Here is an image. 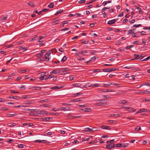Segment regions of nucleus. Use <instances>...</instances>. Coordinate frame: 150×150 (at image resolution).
<instances>
[{"instance_id": "obj_1", "label": "nucleus", "mask_w": 150, "mask_h": 150, "mask_svg": "<svg viewBox=\"0 0 150 150\" xmlns=\"http://www.w3.org/2000/svg\"><path fill=\"white\" fill-rule=\"evenodd\" d=\"M107 104L105 100H97L96 103L94 104L95 105L97 106L101 105H104Z\"/></svg>"}, {"instance_id": "obj_2", "label": "nucleus", "mask_w": 150, "mask_h": 150, "mask_svg": "<svg viewBox=\"0 0 150 150\" xmlns=\"http://www.w3.org/2000/svg\"><path fill=\"white\" fill-rule=\"evenodd\" d=\"M50 52L47 53L44 56L45 59V61L48 62L50 60V58L49 56L50 55Z\"/></svg>"}, {"instance_id": "obj_3", "label": "nucleus", "mask_w": 150, "mask_h": 150, "mask_svg": "<svg viewBox=\"0 0 150 150\" xmlns=\"http://www.w3.org/2000/svg\"><path fill=\"white\" fill-rule=\"evenodd\" d=\"M115 147L114 144H110L107 145L106 146V148L108 149H111L112 148H114Z\"/></svg>"}, {"instance_id": "obj_4", "label": "nucleus", "mask_w": 150, "mask_h": 150, "mask_svg": "<svg viewBox=\"0 0 150 150\" xmlns=\"http://www.w3.org/2000/svg\"><path fill=\"white\" fill-rule=\"evenodd\" d=\"M42 120L44 121H50L52 120V118L50 117H45L42 118Z\"/></svg>"}, {"instance_id": "obj_5", "label": "nucleus", "mask_w": 150, "mask_h": 150, "mask_svg": "<svg viewBox=\"0 0 150 150\" xmlns=\"http://www.w3.org/2000/svg\"><path fill=\"white\" fill-rule=\"evenodd\" d=\"M82 98H79L77 99H74L71 100H70V102H78L79 101H82Z\"/></svg>"}, {"instance_id": "obj_6", "label": "nucleus", "mask_w": 150, "mask_h": 150, "mask_svg": "<svg viewBox=\"0 0 150 150\" xmlns=\"http://www.w3.org/2000/svg\"><path fill=\"white\" fill-rule=\"evenodd\" d=\"M63 87V86H56L54 87L51 88H50L53 90H55L56 89H59L62 88Z\"/></svg>"}, {"instance_id": "obj_7", "label": "nucleus", "mask_w": 150, "mask_h": 150, "mask_svg": "<svg viewBox=\"0 0 150 150\" xmlns=\"http://www.w3.org/2000/svg\"><path fill=\"white\" fill-rule=\"evenodd\" d=\"M116 21V20L115 19H114L110 21H109L108 23H107L109 25H112V24L115 23V22Z\"/></svg>"}, {"instance_id": "obj_8", "label": "nucleus", "mask_w": 150, "mask_h": 150, "mask_svg": "<svg viewBox=\"0 0 150 150\" xmlns=\"http://www.w3.org/2000/svg\"><path fill=\"white\" fill-rule=\"evenodd\" d=\"M101 128L103 129L110 130V127L108 126H106L104 125H102L100 127Z\"/></svg>"}, {"instance_id": "obj_9", "label": "nucleus", "mask_w": 150, "mask_h": 150, "mask_svg": "<svg viewBox=\"0 0 150 150\" xmlns=\"http://www.w3.org/2000/svg\"><path fill=\"white\" fill-rule=\"evenodd\" d=\"M60 108L63 111L69 110L70 109V108L69 107H61Z\"/></svg>"}, {"instance_id": "obj_10", "label": "nucleus", "mask_w": 150, "mask_h": 150, "mask_svg": "<svg viewBox=\"0 0 150 150\" xmlns=\"http://www.w3.org/2000/svg\"><path fill=\"white\" fill-rule=\"evenodd\" d=\"M92 129H91L89 127H87L84 128V129L83 130V131L86 132H91V130Z\"/></svg>"}, {"instance_id": "obj_11", "label": "nucleus", "mask_w": 150, "mask_h": 150, "mask_svg": "<svg viewBox=\"0 0 150 150\" xmlns=\"http://www.w3.org/2000/svg\"><path fill=\"white\" fill-rule=\"evenodd\" d=\"M70 21V20H67L62 22L61 24L62 26H64L65 24L68 23Z\"/></svg>"}, {"instance_id": "obj_12", "label": "nucleus", "mask_w": 150, "mask_h": 150, "mask_svg": "<svg viewBox=\"0 0 150 150\" xmlns=\"http://www.w3.org/2000/svg\"><path fill=\"white\" fill-rule=\"evenodd\" d=\"M99 84H91L90 85H89L88 87H99Z\"/></svg>"}, {"instance_id": "obj_13", "label": "nucleus", "mask_w": 150, "mask_h": 150, "mask_svg": "<svg viewBox=\"0 0 150 150\" xmlns=\"http://www.w3.org/2000/svg\"><path fill=\"white\" fill-rule=\"evenodd\" d=\"M62 71L64 72H66L67 71H70L71 69L68 68H63L61 69Z\"/></svg>"}, {"instance_id": "obj_14", "label": "nucleus", "mask_w": 150, "mask_h": 150, "mask_svg": "<svg viewBox=\"0 0 150 150\" xmlns=\"http://www.w3.org/2000/svg\"><path fill=\"white\" fill-rule=\"evenodd\" d=\"M8 98H13L14 99H16L17 100H19L20 99V98L18 97V96H14L13 97L9 96L8 97Z\"/></svg>"}, {"instance_id": "obj_15", "label": "nucleus", "mask_w": 150, "mask_h": 150, "mask_svg": "<svg viewBox=\"0 0 150 150\" xmlns=\"http://www.w3.org/2000/svg\"><path fill=\"white\" fill-rule=\"evenodd\" d=\"M140 111L142 112H150V111L148 109H142L140 110Z\"/></svg>"}, {"instance_id": "obj_16", "label": "nucleus", "mask_w": 150, "mask_h": 150, "mask_svg": "<svg viewBox=\"0 0 150 150\" xmlns=\"http://www.w3.org/2000/svg\"><path fill=\"white\" fill-rule=\"evenodd\" d=\"M28 5L33 7L35 6L34 3L32 2H30L28 3Z\"/></svg>"}, {"instance_id": "obj_17", "label": "nucleus", "mask_w": 150, "mask_h": 150, "mask_svg": "<svg viewBox=\"0 0 150 150\" xmlns=\"http://www.w3.org/2000/svg\"><path fill=\"white\" fill-rule=\"evenodd\" d=\"M134 29L129 30L128 31L127 35H129L131 34H133L134 33Z\"/></svg>"}, {"instance_id": "obj_18", "label": "nucleus", "mask_w": 150, "mask_h": 150, "mask_svg": "<svg viewBox=\"0 0 150 150\" xmlns=\"http://www.w3.org/2000/svg\"><path fill=\"white\" fill-rule=\"evenodd\" d=\"M63 11V10L60 9L59 10L57 11L55 14V16H57L59 14L62 13Z\"/></svg>"}, {"instance_id": "obj_19", "label": "nucleus", "mask_w": 150, "mask_h": 150, "mask_svg": "<svg viewBox=\"0 0 150 150\" xmlns=\"http://www.w3.org/2000/svg\"><path fill=\"white\" fill-rule=\"evenodd\" d=\"M87 52L86 51H81V52H79L78 53L76 54V55L77 56H79L81 54H82L83 53H86Z\"/></svg>"}, {"instance_id": "obj_20", "label": "nucleus", "mask_w": 150, "mask_h": 150, "mask_svg": "<svg viewBox=\"0 0 150 150\" xmlns=\"http://www.w3.org/2000/svg\"><path fill=\"white\" fill-rule=\"evenodd\" d=\"M114 91L111 89H105L103 90L102 92H113Z\"/></svg>"}, {"instance_id": "obj_21", "label": "nucleus", "mask_w": 150, "mask_h": 150, "mask_svg": "<svg viewBox=\"0 0 150 150\" xmlns=\"http://www.w3.org/2000/svg\"><path fill=\"white\" fill-rule=\"evenodd\" d=\"M129 146L128 144H122V147L127 148Z\"/></svg>"}, {"instance_id": "obj_22", "label": "nucleus", "mask_w": 150, "mask_h": 150, "mask_svg": "<svg viewBox=\"0 0 150 150\" xmlns=\"http://www.w3.org/2000/svg\"><path fill=\"white\" fill-rule=\"evenodd\" d=\"M39 114H47V111H45V110H41L39 112Z\"/></svg>"}, {"instance_id": "obj_23", "label": "nucleus", "mask_w": 150, "mask_h": 150, "mask_svg": "<svg viewBox=\"0 0 150 150\" xmlns=\"http://www.w3.org/2000/svg\"><path fill=\"white\" fill-rule=\"evenodd\" d=\"M16 115H17V114L16 113L13 114H7L6 116L7 117H13L14 116H16Z\"/></svg>"}, {"instance_id": "obj_24", "label": "nucleus", "mask_w": 150, "mask_h": 150, "mask_svg": "<svg viewBox=\"0 0 150 150\" xmlns=\"http://www.w3.org/2000/svg\"><path fill=\"white\" fill-rule=\"evenodd\" d=\"M54 6V4L53 3H51L49 5H48V6L50 8H53Z\"/></svg>"}, {"instance_id": "obj_25", "label": "nucleus", "mask_w": 150, "mask_h": 150, "mask_svg": "<svg viewBox=\"0 0 150 150\" xmlns=\"http://www.w3.org/2000/svg\"><path fill=\"white\" fill-rule=\"evenodd\" d=\"M134 56L135 57V58L134 59H132V60H133L135 59H139V54H135Z\"/></svg>"}, {"instance_id": "obj_26", "label": "nucleus", "mask_w": 150, "mask_h": 150, "mask_svg": "<svg viewBox=\"0 0 150 150\" xmlns=\"http://www.w3.org/2000/svg\"><path fill=\"white\" fill-rule=\"evenodd\" d=\"M67 58L66 56H64L62 59H61V61L62 62H64L67 60Z\"/></svg>"}, {"instance_id": "obj_27", "label": "nucleus", "mask_w": 150, "mask_h": 150, "mask_svg": "<svg viewBox=\"0 0 150 150\" xmlns=\"http://www.w3.org/2000/svg\"><path fill=\"white\" fill-rule=\"evenodd\" d=\"M18 88L21 89V90H25V87L23 85H21V86H19Z\"/></svg>"}, {"instance_id": "obj_28", "label": "nucleus", "mask_w": 150, "mask_h": 150, "mask_svg": "<svg viewBox=\"0 0 150 150\" xmlns=\"http://www.w3.org/2000/svg\"><path fill=\"white\" fill-rule=\"evenodd\" d=\"M58 73H59V71L57 72V70H54L53 71H51L50 72V73L51 74H57Z\"/></svg>"}, {"instance_id": "obj_29", "label": "nucleus", "mask_w": 150, "mask_h": 150, "mask_svg": "<svg viewBox=\"0 0 150 150\" xmlns=\"http://www.w3.org/2000/svg\"><path fill=\"white\" fill-rule=\"evenodd\" d=\"M45 140H36L34 142L35 143H42L43 141H45Z\"/></svg>"}, {"instance_id": "obj_30", "label": "nucleus", "mask_w": 150, "mask_h": 150, "mask_svg": "<svg viewBox=\"0 0 150 150\" xmlns=\"http://www.w3.org/2000/svg\"><path fill=\"white\" fill-rule=\"evenodd\" d=\"M103 71L104 72H110V69H103Z\"/></svg>"}, {"instance_id": "obj_31", "label": "nucleus", "mask_w": 150, "mask_h": 150, "mask_svg": "<svg viewBox=\"0 0 150 150\" xmlns=\"http://www.w3.org/2000/svg\"><path fill=\"white\" fill-rule=\"evenodd\" d=\"M115 147H122V144H114Z\"/></svg>"}, {"instance_id": "obj_32", "label": "nucleus", "mask_w": 150, "mask_h": 150, "mask_svg": "<svg viewBox=\"0 0 150 150\" xmlns=\"http://www.w3.org/2000/svg\"><path fill=\"white\" fill-rule=\"evenodd\" d=\"M43 55V54L42 53H38L35 55L36 57H41Z\"/></svg>"}, {"instance_id": "obj_33", "label": "nucleus", "mask_w": 150, "mask_h": 150, "mask_svg": "<svg viewBox=\"0 0 150 150\" xmlns=\"http://www.w3.org/2000/svg\"><path fill=\"white\" fill-rule=\"evenodd\" d=\"M129 110L128 111L129 112H134L136 111V110L134 108H131L129 109Z\"/></svg>"}, {"instance_id": "obj_34", "label": "nucleus", "mask_w": 150, "mask_h": 150, "mask_svg": "<svg viewBox=\"0 0 150 150\" xmlns=\"http://www.w3.org/2000/svg\"><path fill=\"white\" fill-rule=\"evenodd\" d=\"M51 106V105L47 104H44L42 105H40L41 106H43L44 107H49L50 106Z\"/></svg>"}, {"instance_id": "obj_35", "label": "nucleus", "mask_w": 150, "mask_h": 150, "mask_svg": "<svg viewBox=\"0 0 150 150\" xmlns=\"http://www.w3.org/2000/svg\"><path fill=\"white\" fill-rule=\"evenodd\" d=\"M25 146L23 144H21L18 145V147L19 148H24V146Z\"/></svg>"}, {"instance_id": "obj_36", "label": "nucleus", "mask_w": 150, "mask_h": 150, "mask_svg": "<svg viewBox=\"0 0 150 150\" xmlns=\"http://www.w3.org/2000/svg\"><path fill=\"white\" fill-rule=\"evenodd\" d=\"M30 98V96H27V95L23 96L22 97V98H24V99L28 98Z\"/></svg>"}, {"instance_id": "obj_37", "label": "nucleus", "mask_w": 150, "mask_h": 150, "mask_svg": "<svg viewBox=\"0 0 150 150\" xmlns=\"http://www.w3.org/2000/svg\"><path fill=\"white\" fill-rule=\"evenodd\" d=\"M81 43L82 44H87L88 43V41H83L82 40H81Z\"/></svg>"}, {"instance_id": "obj_38", "label": "nucleus", "mask_w": 150, "mask_h": 150, "mask_svg": "<svg viewBox=\"0 0 150 150\" xmlns=\"http://www.w3.org/2000/svg\"><path fill=\"white\" fill-rule=\"evenodd\" d=\"M91 110V109L90 108H85V111L88 112H90Z\"/></svg>"}, {"instance_id": "obj_39", "label": "nucleus", "mask_w": 150, "mask_h": 150, "mask_svg": "<svg viewBox=\"0 0 150 150\" xmlns=\"http://www.w3.org/2000/svg\"><path fill=\"white\" fill-rule=\"evenodd\" d=\"M133 47V45H129L126 46L125 47V49L126 50H128L130 49V48H132Z\"/></svg>"}, {"instance_id": "obj_40", "label": "nucleus", "mask_w": 150, "mask_h": 150, "mask_svg": "<svg viewBox=\"0 0 150 150\" xmlns=\"http://www.w3.org/2000/svg\"><path fill=\"white\" fill-rule=\"evenodd\" d=\"M50 9L49 8H44L42 10V12H46L50 11Z\"/></svg>"}, {"instance_id": "obj_41", "label": "nucleus", "mask_w": 150, "mask_h": 150, "mask_svg": "<svg viewBox=\"0 0 150 150\" xmlns=\"http://www.w3.org/2000/svg\"><path fill=\"white\" fill-rule=\"evenodd\" d=\"M144 56H145V55H144V54H141L139 56V59L140 60L144 58Z\"/></svg>"}, {"instance_id": "obj_42", "label": "nucleus", "mask_w": 150, "mask_h": 150, "mask_svg": "<svg viewBox=\"0 0 150 150\" xmlns=\"http://www.w3.org/2000/svg\"><path fill=\"white\" fill-rule=\"evenodd\" d=\"M112 85H113L115 86H116L117 87H120V84L118 83H113Z\"/></svg>"}, {"instance_id": "obj_43", "label": "nucleus", "mask_w": 150, "mask_h": 150, "mask_svg": "<svg viewBox=\"0 0 150 150\" xmlns=\"http://www.w3.org/2000/svg\"><path fill=\"white\" fill-rule=\"evenodd\" d=\"M103 86L105 87H108L109 86H110V85L109 84H107L106 83H103Z\"/></svg>"}, {"instance_id": "obj_44", "label": "nucleus", "mask_w": 150, "mask_h": 150, "mask_svg": "<svg viewBox=\"0 0 150 150\" xmlns=\"http://www.w3.org/2000/svg\"><path fill=\"white\" fill-rule=\"evenodd\" d=\"M135 130H136L137 129H138V130H141V128L139 126H137V127L134 128Z\"/></svg>"}, {"instance_id": "obj_45", "label": "nucleus", "mask_w": 150, "mask_h": 150, "mask_svg": "<svg viewBox=\"0 0 150 150\" xmlns=\"http://www.w3.org/2000/svg\"><path fill=\"white\" fill-rule=\"evenodd\" d=\"M11 93H19L18 92H16V91L13 90H11Z\"/></svg>"}, {"instance_id": "obj_46", "label": "nucleus", "mask_w": 150, "mask_h": 150, "mask_svg": "<svg viewBox=\"0 0 150 150\" xmlns=\"http://www.w3.org/2000/svg\"><path fill=\"white\" fill-rule=\"evenodd\" d=\"M93 71L95 73L100 72V70L99 69H96L94 70Z\"/></svg>"}, {"instance_id": "obj_47", "label": "nucleus", "mask_w": 150, "mask_h": 150, "mask_svg": "<svg viewBox=\"0 0 150 150\" xmlns=\"http://www.w3.org/2000/svg\"><path fill=\"white\" fill-rule=\"evenodd\" d=\"M142 26V25H141L140 24H138V25H133V26L134 27L137 28L139 26Z\"/></svg>"}, {"instance_id": "obj_48", "label": "nucleus", "mask_w": 150, "mask_h": 150, "mask_svg": "<svg viewBox=\"0 0 150 150\" xmlns=\"http://www.w3.org/2000/svg\"><path fill=\"white\" fill-rule=\"evenodd\" d=\"M111 116L112 117H114V116H117V117H120V115L118 114H111Z\"/></svg>"}, {"instance_id": "obj_49", "label": "nucleus", "mask_w": 150, "mask_h": 150, "mask_svg": "<svg viewBox=\"0 0 150 150\" xmlns=\"http://www.w3.org/2000/svg\"><path fill=\"white\" fill-rule=\"evenodd\" d=\"M150 58V56L147 58H146L145 59H144L142 60V61H147L148 60H149Z\"/></svg>"}, {"instance_id": "obj_50", "label": "nucleus", "mask_w": 150, "mask_h": 150, "mask_svg": "<svg viewBox=\"0 0 150 150\" xmlns=\"http://www.w3.org/2000/svg\"><path fill=\"white\" fill-rule=\"evenodd\" d=\"M120 104H125L127 103V102L126 100H121Z\"/></svg>"}, {"instance_id": "obj_51", "label": "nucleus", "mask_w": 150, "mask_h": 150, "mask_svg": "<svg viewBox=\"0 0 150 150\" xmlns=\"http://www.w3.org/2000/svg\"><path fill=\"white\" fill-rule=\"evenodd\" d=\"M25 106L24 105H19L18 106H14L13 108H21V107H25Z\"/></svg>"}, {"instance_id": "obj_52", "label": "nucleus", "mask_w": 150, "mask_h": 150, "mask_svg": "<svg viewBox=\"0 0 150 150\" xmlns=\"http://www.w3.org/2000/svg\"><path fill=\"white\" fill-rule=\"evenodd\" d=\"M79 141L77 140H75L72 142V143L74 144H79Z\"/></svg>"}, {"instance_id": "obj_53", "label": "nucleus", "mask_w": 150, "mask_h": 150, "mask_svg": "<svg viewBox=\"0 0 150 150\" xmlns=\"http://www.w3.org/2000/svg\"><path fill=\"white\" fill-rule=\"evenodd\" d=\"M93 129L92 130H91V132H93L95 131H96L98 130V128H92Z\"/></svg>"}, {"instance_id": "obj_54", "label": "nucleus", "mask_w": 150, "mask_h": 150, "mask_svg": "<svg viewBox=\"0 0 150 150\" xmlns=\"http://www.w3.org/2000/svg\"><path fill=\"white\" fill-rule=\"evenodd\" d=\"M85 1V0H81L79 1V3L80 4H82L84 3Z\"/></svg>"}, {"instance_id": "obj_55", "label": "nucleus", "mask_w": 150, "mask_h": 150, "mask_svg": "<svg viewBox=\"0 0 150 150\" xmlns=\"http://www.w3.org/2000/svg\"><path fill=\"white\" fill-rule=\"evenodd\" d=\"M84 59V58H83V57H80V58H78L77 59V60L78 61H82V60H83Z\"/></svg>"}, {"instance_id": "obj_56", "label": "nucleus", "mask_w": 150, "mask_h": 150, "mask_svg": "<svg viewBox=\"0 0 150 150\" xmlns=\"http://www.w3.org/2000/svg\"><path fill=\"white\" fill-rule=\"evenodd\" d=\"M62 105H64L65 106H66L67 105H71V104L70 103H62Z\"/></svg>"}, {"instance_id": "obj_57", "label": "nucleus", "mask_w": 150, "mask_h": 150, "mask_svg": "<svg viewBox=\"0 0 150 150\" xmlns=\"http://www.w3.org/2000/svg\"><path fill=\"white\" fill-rule=\"evenodd\" d=\"M47 101V99L43 100H40V101L39 102H40V103H42L43 102H46Z\"/></svg>"}, {"instance_id": "obj_58", "label": "nucleus", "mask_w": 150, "mask_h": 150, "mask_svg": "<svg viewBox=\"0 0 150 150\" xmlns=\"http://www.w3.org/2000/svg\"><path fill=\"white\" fill-rule=\"evenodd\" d=\"M123 16V12H122L120 13L118 15V17H122Z\"/></svg>"}, {"instance_id": "obj_59", "label": "nucleus", "mask_w": 150, "mask_h": 150, "mask_svg": "<svg viewBox=\"0 0 150 150\" xmlns=\"http://www.w3.org/2000/svg\"><path fill=\"white\" fill-rule=\"evenodd\" d=\"M109 123H115V121L113 120H110L108 121Z\"/></svg>"}, {"instance_id": "obj_60", "label": "nucleus", "mask_w": 150, "mask_h": 150, "mask_svg": "<svg viewBox=\"0 0 150 150\" xmlns=\"http://www.w3.org/2000/svg\"><path fill=\"white\" fill-rule=\"evenodd\" d=\"M122 108H123L124 109H130V107L127 106H122Z\"/></svg>"}, {"instance_id": "obj_61", "label": "nucleus", "mask_w": 150, "mask_h": 150, "mask_svg": "<svg viewBox=\"0 0 150 150\" xmlns=\"http://www.w3.org/2000/svg\"><path fill=\"white\" fill-rule=\"evenodd\" d=\"M143 93H146V94H148L150 93V91H144V92H143Z\"/></svg>"}, {"instance_id": "obj_62", "label": "nucleus", "mask_w": 150, "mask_h": 150, "mask_svg": "<svg viewBox=\"0 0 150 150\" xmlns=\"http://www.w3.org/2000/svg\"><path fill=\"white\" fill-rule=\"evenodd\" d=\"M15 123H13L12 124L10 125H8L9 127H12L15 126Z\"/></svg>"}, {"instance_id": "obj_63", "label": "nucleus", "mask_w": 150, "mask_h": 150, "mask_svg": "<svg viewBox=\"0 0 150 150\" xmlns=\"http://www.w3.org/2000/svg\"><path fill=\"white\" fill-rule=\"evenodd\" d=\"M79 84L78 83H73L72 85L74 86H76V87H79Z\"/></svg>"}, {"instance_id": "obj_64", "label": "nucleus", "mask_w": 150, "mask_h": 150, "mask_svg": "<svg viewBox=\"0 0 150 150\" xmlns=\"http://www.w3.org/2000/svg\"><path fill=\"white\" fill-rule=\"evenodd\" d=\"M77 16L79 17H82L83 16L80 13H76V14H75Z\"/></svg>"}]
</instances>
